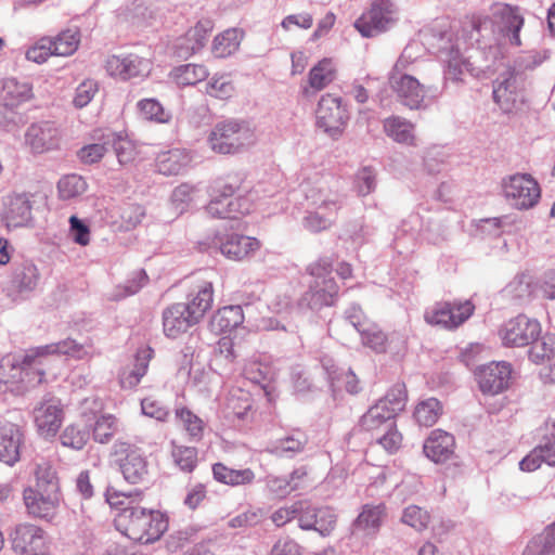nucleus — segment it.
Returning <instances> with one entry per match:
<instances>
[{"label":"nucleus","mask_w":555,"mask_h":555,"mask_svg":"<svg viewBox=\"0 0 555 555\" xmlns=\"http://www.w3.org/2000/svg\"><path fill=\"white\" fill-rule=\"evenodd\" d=\"M189 315L190 311L182 302L173 304L168 307L163 312L165 335L170 338H176L180 334L186 332L189 327L198 323L196 320H191Z\"/></svg>","instance_id":"obj_29"},{"label":"nucleus","mask_w":555,"mask_h":555,"mask_svg":"<svg viewBox=\"0 0 555 555\" xmlns=\"http://www.w3.org/2000/svg\"><path fill=\"white\" fill-rule=\"evenodd\" d=\"M405 402L404 385H395L361 417L360 427L365 431L374 433L392 426L395 424L393 418L403 411Z\"/></svg>","instance_id":"obj_6"},{"label":"nucleus","mask_w":555,"mask_h":555,"mask_svg":"<svg viewBox=\"0 0 555 555\" xmlns=\"http://www.w3.org/2000/svg\"><path fill=\"white\" fill-rule=\"evenodd\" d=\"M25 140L33 152L44 153L59 146L60 129L53 121L35 122L28 127Z\"/></svg>","instance_id":"obj_24"},{"label":"nucleus","mask_w":555,"mask_h":555,"mask_svg":"<svg viewBox=\"0 0 555 555\" xmlns=\"http://www.w3.org/2000/svg\"><path fill=\"white\" fill-rule=\"evenodd\" d=\"M401 520L416 531H422L427 528L430 515L420 506L410 505L403 509Z\"/></svg>","instance_id":"obj_62"},{"label":"nucleus","mask_w":555,"mask_h":555,"mask_svg":"<svg viewBox=\"0 0 555 555\" xmlns=\"http://www.w3.org/2000/svg\"><path fill=\"white\" fill-rule=\"evenodd\" d=\"M542 463L555 466V423L553 424L552 431L519 462V467L525 472H533L538 469Z\"/></svg>","instance_id":"obj_27"},{"label":"nucleus","mask_w":555,"mask_h":555,"mask_svg":"<svg viewBox=\"0 0 555 555\" xmlns=\"http://www.w3.org/2000/svg\"><path fill=\"white\" fill-rule=\"evenodd\" d=\"M335 66L330 59H323L309 73V88L320 91L335 79Z\"/></svg>","instance_id":"obj_45"},{"label":"nucleus","mask_w":555,"mask_h":555,"mask_svg":"<svg viewBox=\"0 0 555 555\" xmlns=\"http://www.w3.org/2000/svg\"><path fill=\"white\" fill-rule=\"evenodd\" d=\"M153 350L150 348L141 349L137 352L132 367L125 369L120 374V385L122 388L131 389L135 387L141 378L146 374L149 362Z\"/></svg>","instance_id":"obj_36"},{"label":"nucleus","mask_w":555,"mask_h":555,"mask_svg":"<svg viewBox=\"0 0 555 555\" xmlns=\"http://www.w3.org/2000/svg\"><path fill=\"white\" fill-rule=\"evenodd\" d=\"M138 108L142 118L160 124L168 122L170 113L166 112L162 104L155 99H143L138 102Z\"/></svg>","instance_id":"obj_52"},{"label":"nucleus","mask_w":555,"mask_h":555,"mask_svg":"<svg viewBox=\"0 0 555 555\" xmlns=\"http://www.w3.org/2000/svg\"><path fill=\"white\" fill-rule=\"evenodd\" d=\"M475 306L470 300L443 301L426 310L424 319L428 324L454 330L462 325L473 314Z\"/></svg>","instance_id":"obj_12"},{"label":"nucleus","mask_w":555,"mask_h":555,"mask_svg":"<svg viewBox=\"0 0 555 555\" xmlns=\"http://www.w3.org/2000/svg\"><path fill=\"white\" fill-rule=\"evenodd\" d=\"M243 191L240 178L217 181L209 194L207 214L220 219H237L248 214L251 209V199L243 194Z\"/></svg>","instance_id":"obj_3"},{"label":"nucleus","mask_w":555,"mask_h":555,"mask_svg":"<svg viewBox=\"0 0 555 555\" xmlns=\"http://www.w3.org/2000/svg\"><path fill=\"white\" fill-rule=\"evenodd\" d=\"M396 22V9L391 0H374L370 9L354 22L363 37H375L388 30Z\"/></svg>","instance_id":"obj_10"},{"label":"nucleus","mask_w":555,"mask_h":555,"mask_svg":"<svg viewBox=\"0 0 555 555\" xmlns=\"http://www.w3.org/2000/svg\"><path fill=\"white\" fill-rule=\"evenodd\" d=\"M121 423L113 414H102L95 418L92 426V438L101 444L109 443L114 436L119 433Z\"/></svg>","instance_id":"obj_40"},{"label":"nucleus","mask_w":555,"mask_h":555,"mask_svg":"<svg viewBox=\"0 0 555 555\" xmlns=\"http://www.w3.org/2000/svg\"><path fill=\"white\" fill-rule=\"evenodd\" d=\"M308 443V436L300 429H294L285 437L276 439L268 451L276 456L294 457L301 453Z\"/></svg>","instance_id":"obj_33"},{"label":"nucleus","mask_w":555,"mask_h":555,"mask_svg":"<svg viewBox=\"0 0 555 555\" xmlns=\"http://www.w3.org/2000/svg\"><path fill=\"white\" fill-rule=\"evenodd\" d=\"M214 28L212 22L208 18L201 20L190 28L184 36L177 39L175 54L181 59H188L201 51Z\"/></svg>","instance_id":"obj_21"},{"label":"nucleus","mask_w":555,"mask_h":555,"mask_svg":"<svg viewBox=\"0 0 555 555\" xmlns=\"http://www.w3.org/2000/svg\"><path fill=\"white\" fill-rule=\"evenodd\" d=\"M383 128L387 137L399 144L416 146L415 126L411 121L391 116L384 120Z\"/></svg>","instance_id":"obj_32"},{"label":"nucleus","mask_w":555,"mask_h":555,"mask_svg":"<svg viewBox=\"0 0 555 555\" xmlns=\"http://www.w3.org/2000/svg\"><path fill=\"white\" fill-rule=\"evenodd\" d=\"M171 455L176 465L185 473L194 470L197 464V449L172 443Z\"/></svg>","instance_id":"obj_53"},{"label":"nucleus","mask_w":555,"mask_h":555,"mask_svg":"<svg viewBox=\"0 0 555 555\" xmlns=\"http://www.w3.org/2000/svg\"><path fill=\"white\" fill-rule=\"evenodd\" d=\"M145 217V209L138 204H125L120 208V219L126 230H131L141 223Z\"/></svg>","instance_id":"obj_64"},{"label":"nucleus","mask_w":555,"mask_h":555,"mask_svg":"<svg viewBox=\"0 0 555 555\" xmlns=\"http://www.w3.org/2000/svg\"><path fill=\"white\" fill-rule=\"evenodd\" d=\"M389 83L401 104L410 109L423 107L425 91L416 78L409 74L389 75Z\"/></svg>","instance_id":"obj_19"},{"label":"nucleus","mask_w":555,"mask_h":555,"mask_svg":"<svg viewBox=\"0 0 555 555\" xmlns=\"http://www.w3.org/2000/svg\"><path fill=\"white\" fill-rule=\"evenodd\" d=\"M191 162L190 155L180 149L162 153L157 158V169L165 176L179 175Z\"/></svg>","instance_id":"obj_38"},{"label":"nucleus","mask_w":555,"mask_h":555,"mask_svg":"<svg viewBox=\"0 0 555 555\" xmlns=\"http://www.w3.org/2000/svg\"><path fill=\"white\" fill-rule=\"evenodd\" d=\"M36 350L39 352V357L57 353L70 356L76 359H83L89 356V351L85 346L77 344L73 339H65L55 344L41 346L36 348Z\"/></svg>","instance_id":"obj_47"},{"label":"nucleus","mask_w":555,"mask_h":555,"mask_svg":"<svg viewBox=\"0 0 555 555\" xmlns=\"http://www.w3.org/2000/svg\"><path fill=\"white\" fill-rule=\"evenodd\" d=\"M24 443L22 429L12 423L0 426V462L9 466L15 465L21 459V448Z\"/></svg>","instance_id":"obj_26"},{"label":"nucleus","mask_w":555,"mask_h":555,"mask_svg":"<svg viewBox=\"0 0 555 555\" xmlns=\"http://www.w3.org/2000/svg\"><path fill=\"white\" fill-rule=\"evenodd\" d=\"M522 555H555V521L527 544Z\"/></svg>","instance_id":"obj_41"},{"label":"nucleus","mask_w":555,"mask_h":555,"mask_svg":"<svg viewBox=\"0 0 555 555\" xmlns=\"http://www.w3.org/2000/svg\"><path fill=\"white\" fill-rule=\"evenodd\" d=\"M39 358L36 349L29 350L24 356L8 354L0 360V383L11 385V387L20 386L25 382V376H29L31 362Z\"/></svg>","instance_id":"obj_17"},{"label":"nucleus","mask_w":555,"mask_h":555,"mask_svg":"<svg viewBox=\"0 0 555 555\" xmlns=\"http://www.w3.org/2000/svg\"><path fill=\"white\" fill-rule=\"evenodd\" d=\"M491 16H476L462 30V38L451 31L423 33V38L444 64L446 80L460 82L468 73L479 77L492 70L502 38L519 46L524 18L517 8L506 3L491 5Z\"/></svg>","instance_id":"obj_1"},{"label":"nucleus","mask_w":555,"mask_h":555,"mask_svg":"<svg viewBox=\"0 0 555 555\" xmlns=\"http://www.w3.org/2000/svg\"><path fill=\"white\" fill-rule=\"evenodd\" d=\"M57 190L62 199H72L85 193L87 183L78 175H67L59 181Z\"/></svg>","instance_id":"obj_51"},{"label":"nucleus","mask_w":555,"mask_h":555,"mask_svg":"<svg viewBox=\"0 0 555 555\" xmlns=\"http://www.w3.org/2000/svg\"><path fill=\"white\" fill-rule=\"evenodd\" d=\"M308 272L313 280L310 282L309 289L297 301L296 309L301 311V314L306 309L319 310L333 305L334 297L338 293V286L332 276L330 260L320 259L308 267Z\"/></svg>","instance_id":"obj_4"},{"label":"nucleus","mask_w":555,"mask_h":555,"mask_svg":"<svg viewBox=\"0 0 555 555\" xmlns=\"http://www.w3.org/2000/svg\"><path fill=\"white\" fill-rule=\"evenodd\" d=\"M113 453L118 457L120 472L129 483H140L146 480L149 464L143 451L129 441L117 439Z\"/></svg>","instance_id":"obj_9"},{"label":"nucleus","mask_w":555,"mask_h":555,"mask_svg":"<svg viewBox=\"0 0 555 555\" xmlns=\"http://www.w3.org/2000/svg\"><path fill=\"white\" fill-rule=\"evenodd\" d=\"M242 35L235 29H227L215 37L212 42V53L217 57H227L238 50Z\"/></svg>","instance_id":"obj_46"},{"label":"nucleus","mask_w":555,"mask_h":555,"mask_svg":"<svg viewBox=\"0 0 555 555\" xmlns=\"http://www.w3.org/2000/svg\"><path fill=\"white\" fill-rule=\"evenodd\" d=\"M442 406L436 398H428L421 401L414 411V418L421 426H433L439 418Z\"/></svg>","instance_id":"obj_49"},{"label":"nucleus","mask_w":555,"mask_h":555,"mask_svg":"<svg viewBox=\"0 0 555 555\" xmlns=\"http://www.w3.org/2000/svg\"><path fill=\"white\" fill-rule=\"evenodd\" d=\"M117 521L124 526L125 534L129 539L142 544L155 542L168 528V520L164 514L132 505V501L120 509Z\"/></svg>","instance_id":"obj_2"},{"label":"nucleus","mask_w":555,"mask_h":555,"mask_svg":"<svg viewBox=\"0 0 555 555\" xmlns=\"http://www.w3.org/2000/svg\"><path fill=\"white\" fill-rule=\"evenodd\" d=\"M203 245L206 250L220 251L228 259L235 261L250 258L260 248V242L255 237L221 232L207 237Z\"/></svg>","instance_id":"obj_8"},{"label":"nucleus","mask_w":555,"mask_h":555,"mask_svg":"<svg viewBox=\"0 0 555 555\" xmlns=\"http://www.w3.org/2000/svg\"><path fill=\"white\" fill-rule=\"evenodd\" d=\"M212 474L217 481L230 486L248 485L255 478V474L250 468L232 469L222 463L214 464Z\"/></svg>","instance_id":"obj_39"},{"label":"nucleus","mask_w":555,"mask_h":555,"mask_svg":"<svg viewBox=\"0 0 555 555\" xmlns=\"http://www.w3.org/2000/svg\"><path fill=\"white\" fill-rule=\"evenodd\" d=\"M529 345V359L533 363L540 364L548 360L555 353V334L546 333L542 336L540 335Z\"/></svg>","instance_id":"obj_48"},{"label":"nucleus","mask_w":555,"mask_h":555,"mask_svg":"<svg viewBox=\"0 0 555 555\" xmlns=\"http://www.w3.org/2000/svg\"><path fill=\"white\" fill-rule=\"evenodd\" d=\"M149 276L144 270H139L132 274L122 285L115 288L112 298L114 300H120L127 296L137 294L146 283Z\"/></svg>","instance_id":"obj_54"},{"label":"nucleus","mask_w":555,"mask_h":555,"mask_svg":"<svg viewBox=\"0 0 555 555\" xmlns=\"http://www.w3.org/2000/svg\"><path fill=\"white\" fill-rule=\"evenodd\" d=\"M31 95V88L27 82H20L15 78H7L2 81L0 90V103L14 108L27 101Z\"/></svg>","instance_id":"obj_35"},{"label":"nucleus","mask_w":555,"mask_h":555,"mask_svg":"<svg viewBox=\"0 0 555 555\" xmlns=\"http://www.w3.org/2000/svg\"><path fill=\"white\" fill-rule=\"evenodd\" d=\"M317 126L331 138H338L349 119L348 112L341 99L333 94L321 96L315 111Z\"/></svg>","instance_id":"obj_11"},{"label":"nucleus","mask_w":555,"mask_h":555,"mask_svg":"<svg viewBox=\"0 0 555 555\" xmlns=\"http://www.w3.org/2000/svg\"><path fill=\"white\" fill-rule=\"evenodd\" d=\"M60 440L64 447L81 450L89 440V431L77 425H68L61 434Z\"/></svg>","instance_id":"obj_60"},{"label":"nucleus","mask_w":555,"mask_h":555,"mask_svg":"<svg viewBox=\"0 0 555 555\" xmlns=\"http://www.w3.org/2000/svg\"><path fill=\"white\" fill-rule=\"evenodd\" d=\"M255 140L249 122L242 119L218 121L208 137L210 149L219 154H236Z\"/></svg>","instance_id":"obj_5"},{"label":"nucleus","mask_w":555,"mask_h":555,"mask_svg":"<svg viewBox=\"0 0 555 555\" xmlns=\"http://www.w3.org/2000/svg\"><path fill=\"white\" fill-rule=\"evenodd\" d=\"M512 367L506 362H492L486 364L477 372L479 388L485 395H496L509 385Z\"/></svg>","instance_id":"obj_18"},{"label":"nucleus","mask_w":555,"mask_h":555,"mask_svg":"<svg viewBox=\"0 0 555 555\" xmlns=\"http://www.w3.org/2000/svg\"><path fill=\"white\" fill-rule=\"evenodd\" d=\"M80 31L75 29H66L59 34L55 38H49V43L53 55L68 56L72 55L79 46Z\"/></svg>","instance_id":"obj_42"},{"label":"nucleus","mask_w":555,"mask_h":555,"mask_svg":"<svg viewBox=\"0 0 555 555\" xmlns=\"http://www.w3.org/2000/svg\"><path fill=\"white\" fill-rule=\"evenodd\" d=\"M541 331L538 320L519 314L504 323L499 334L505 347H525L538 338Z\"/></svg>","instance_id":"obj_14"},{"label":"nucleus","mask_w":555,"mask_h":555,"mask_svg":"<svg viewBox=\"0 0 555 555\" xmlns=\"http://www.w3.org/2000/svg\"><path fill=\"white\" fill-rule=\"evenodd\" d=\"M214 301L212 283L203 281L188 295V302L184 304L190 311L191 320H199L211 308Z\"/></svg>","instance_id":"obj_31"},{"label":"nucleus","mask_w":555,"mask_h":555,"mask_svg":"<svg viewBox=\"0 0 555 555\" xmlns=\"http://www.w3.org/2000/svg\"><path fill=\"white\" fill-rule=\"evenodd\" d=\"M38 281L37 267L31 262H24L15 269L12 282L20 292H30L37 286Z\"/></svg>","instance_id":"obj_50"},{"label":"nucleus","mask_w":555,"mask_h":555,"mask_svg":"<svg viewBox=\"0 0 555 555\" xmlns=\"http://www.w3.org/2000/svg\"><path fill=\"white\" fill-rule=\"evenodd\" d=\"M23 500L28 514L51 520L60 504V493L46 492L40 489L28 487L23 492Z\"/></svg>","instance_id":"obj_23"},{"label":"nucleus","mask_w":555,"mask_h":555,"mask_svg":"<svg viewBox=\"0 0 555 555\" xmlns=\"http://www.w3.org/2000/svg\"><path fill=\"white\" fill-rule=\"evenodd\" d=\"M12 548L20 554L42 552L47 548L44 531L31 524H20L11 534Z\"/></svg>","instance_id":"obj_20"},{"label":"nucleus","mask_w":555,"mask_h":555,"mask_svg":"<svg viewBox=\"0 0 555 555\" xmlns=\"http://www.w3.org/2000/svg\"><path fill=\"white\" fill-rule=\"evenodd\" d=\"M208 95L219 100H227L234 93V87L230 78L225 75L214 76L205 87Z\"/></svg>","instance_id":"obj_59"},{"label":"nucleus","mask_w":555,"mask_h":555,"mask_svg":"<svg viewBox=\"0 0 555 555\" xmlns=\"http://www.w3.org/2000/svg\"><path fill=\"white\" fill-rule=\"evenodd\" d=\"M34 421L41 436H55L63 422V409L60 400L54 397L43 398L34 409Z\"/></svg>","instance_id":"obj_16"},{"label":"nucleus","mask_w":555,"mask_h":555,"mask_svg":"<svg viewBox=\"0 0 555 555\" xmlns=\"http://www.w3.org/2000/svg\"><path fill=\"white\" fill-rule=\"evenodd\" d=\"M177 418L194 440H199L204 431V422L186 408L177 409Z\"/></svg>","instance_id":"obj_56"},{"label":"nucleus","mask_w":555,"mask_h":555,"mask_svg":"<svg viewBox=\"0 0 555 555\" xmlns=\"http://www.w3.org/2000/svg\"><path fill=\"white\" fill-rule=\"evenodd\" d=\"M244 322L241 306H227L219 309L211 318L210 327L215 333H225L236 328Z\"/></svg>","instance_id":"obj_37"},{"label":"nucleus","mask_w":555,"mask_h":555,"mask_svg":"<svg viewBox=\"0 0 555 555\" xmlns=\"http://www.w3.org/2000/svg\"><path fill=\"white\" fill-rule=\"evenodd\" d=\"M376 188V172L372 167H363L354 177V189L360 196L371 194Z\"/></svg>","instance_id":"obj_63"},{"label":"nucleus","mask_w":555,"mask_h":555,"mask_svg":"<svg viewBox=\"0 0 555 555\" xmlns=\"http://www.w3.org/2000/svg\"><path fill=\"white\" fill-rule=\"evenodd\" d=\"M4 219L8 227H24L31 220L30 195L17 193L7 197Z\"/></svg>","instance_id":"obj_28"},{"label":"nucleus","mask_w":555,"mask_h":555,"mask_svg":"<svg viewBox=\"0 0 555 555\" xmlns=\"http://www.w3.org/2000/svg\"><path fill=\"white\" fill-rule=\"evenodd\" d=\"M35 465L36 485L34 489L60 493L59 479L51 463L41 459L39 462H36Z\"/></svg>","instance_id":"obj_44"},{"label":"nucleus","mask_w":555,"mask_h":555,"mask_svg":"<svg viewBox=\"0 0 555 555\" xmlns=\"http://www.w3.org/2000/svg\"><path fill=\"white\" fill-rule=\"evenodd\" d=\"M362 344L376 352H384L386 350L387 337L379 330V327L371 322L360 333Z\"/></svg>","instance_id":"obj_61"},{"label":"nucleus","mask_w":555,"mask_h":555,"mask_svg":"<svg viewBox=\"0 0 555 555\" xmlns=\"http://www.w3.org/2000/svg\"><path fill=\"white\" fill-rule=\"evenodd\" d=\"M505 296L524 300L531 296V278L527 274L516 275L504 288Z\"/></svg>","instance_id":"obj_58"},{"label":"nucleus","mask_w":555,"mask_h":555,"mask_svg":"<svg viewBox=\"0 0 555 555\" xmlns=\"http://www.w3.org/2000/svg\"><path fill=\"white\" fill-rule=\"evenodd\" d=\"M170 75L179 86H193L206 79L208 70L202 64H184L175 67Z\"/></svg>","instance_id":"obj_43"},{"label":"nucleus","mask_w":555,"mask_h":555,"mask_svg":"<svg viewBox=\"0 0 555 555\" xmlns=\"http://www.w3.org/2000/svg\"><path fill=\"white\" fill-rule=\"evenodd\" d=\"M493 100L504 113H512L524 102L519 77L514 70H505L493 83Z\"/></svg>","instance_id":"obj_15"},{"label":"nucleus","mask_w":555,"mask_h":555,"mask_svg":"<svg viewBox=\"0 0 555 555\" xmlns=\"http://www.w3.org/2000/svg\"><path fill=\"white\" fill-rule=\"evenodd\" d=\"M322 366L327 374L328 382L333 388L345 389L349 393H358L361 389L360 382L353 371L337 367L331 359H324Z\"/></svg>","instance_id":"obj_34"},{"label":"nucleus","mask_w":555,"mask_h":555,"mask_svg":"<svg viewBox=\"0 0 555 555\" xmlns=\"http://www.w3.org/2000/svg\"><path fill=\"white\" fill-rule=\"evenodd\" d=\"M503 191L511 205L517 209L533 207L540 198L538 182L526 173H517L505 180Z\"/></svg>","instance_id":"obj_13"},{"label":"nucleus","mask_w":555,"mask_h":555,"mask_svg":"<svg viewBox=\"0 0 555 555\" xmlns=\"http://www.w3.org/2000/svg\"><path fill=\"white\" fill-rule=\"evenodd\" d=\"M454 437L441 429H435L424 443V453L435 463L448 461L454 453Z\"/></svg>","instance_id":"obj_30"},{"label":"nucleus","mask_w":555,"mask_h":555,"mask_svg":"<svg viewBox=\"0 0 555 555\" xmlns=\"http://www.w3.org/2000/svg\"><path fill=\"white\" fill-rule=\"evenodd\" d=\"M385 516L386 507L383 503L363 505L362 511L352 522V534L360 538L375 537Z\"/></svg>","instance_id":"obj_25"},{"label":"nucleus","mask_w":555,"mask_h":555,"mask_svg":"<svg viewBox=\"0 0 555 555\" xmlns=\"http://www.w3.org/2000/svg\"><path fill=\"white\" fill-rule=\"evenodd\" d=\"M106 69L109 75L128 80L149 75L151 63L137 54L112 55L106 61Z\"/></svg>","instance_id":"obj_22"},{"label":"nucleus","mask_w":555,"mask_h":555,"mask_svg":"<svg viewBox=\"0 0 555 555\" xmlns=\"http://www.w3.org/2000/svg\"><path fill=\"white\" fill-rule=\"evenodd\" d=\"M245 377L266 389L272 379V371L268 364L251 361L244 367Z\"/></svg>","instance_id":"obj_57"},{"label":"nucleus","mask_w":555,"mask_h":555,"mask_svg":"<svg viewBox=\"0 0 555 555\" xmlns=\"http://www.w3.org/2000/svg\"><path fill=\"white\" fill-rule=\"evenodd\" d=\"M335 211L313 209L304 218V227L311 232H320L331 227Z\"/></svg>","instance_id":"obj_55"},{"label":"nucleus","mask_w":555,"mask_h":555,"mask_svg":"<svg viewBox=\"0 0 555 555\" xmlns=\"http://www.w3.org/2000/svg\"><path fill=\"white\" fill-rule=\"evenodd\" d=\"M338 183L339 181L331 175L317 173L313 178H308L301 184L308 206L311 209L336 212L340 202Z\"/></svg>","instance_id":"obj_7"}]
</instances>
